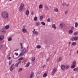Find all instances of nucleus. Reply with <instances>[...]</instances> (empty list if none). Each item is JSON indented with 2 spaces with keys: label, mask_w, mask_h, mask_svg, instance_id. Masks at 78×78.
Masks as SVG:
<instances>
[{
  "label": "nucleus",
  "mask_w": 78,
  "mask_h": 78,
  "mask_svg": "<svg viewBox=\"0 0 78 78\" xmlns=\"http://www.w3.org/2000/svg\"><path fill=\"white\" fill-rule=\"evenodd\" d=\"M64 25V23L63 22H62L61 23H60L59 25V28H62V27H63V26Z\"/></svg>",
  "instance_id": "8"
},
{
  "label": "nucleus",
  "mask_w": 78,
  "mask_h": 78,
  "mask_svg": "<svg viewBox=\"0 0 78 78\" xmlns=\"http://www.w3.org/2000/svg\"><path fill=\"white\" fill-rule=\"evenodd\" d=\"M45 67V65H44L43 66V68H44Z\"/></svg>",
  "instance_id": "52"
},
{
  "label": "nucleus",
  "mask_w": 78,
  "mask_h": 78,
  "mask_svg": "<svg viewBox=\"0 0 78 78\" xmlns=\"http://www.w3.org/2000/svg\"><path fill=\"white\" fill-rule=\"evenodd\" d=\"M76 61H73L72 63L73 65H74V66H76Z\"/></svg>",
  "instance_id": "14"
},
{
  "label": "nucleus",
  "mask_w": 78,
  "mask_h": 78,
  "mask_svg": "<svg viewBox=\"0 0 78 78\" xmlns=\"http://www.w3.org/2000/svg\"><path fill=\"white\" fill-rule=\"evenodd\" d=\"M38 73H39V74L41 73V72H38Z\"/></svg>",
  "instance_id": "56"
},
{
  "label": "nucleus",
  "mask_w": 78,
  "mask_h": 78,
  "mask_svg": "<svg viewBox=\"0 0 78 78\" xmlns=\"http://www.w3.org/2000/svg\"><path fill=\"white\" fill-rule=\"evenodd\" d=\"M77 34H78V32H74L73 35L74 36H76Z\"/></svg>",
  "instance_id": "28"
},
{
  "label": "nucleus",
  "mask_w": 78,
  "mask_h": 78,
  "mask_svg": "<svg viewBox=\"0 0 78 78\" xmlns=\"http://www.w3.org/2000/svg\"><path fill=\"white\" fill-rule=\"evenodd\" d=\"M5 36L3 35L0 36V41H2L4 39Z\"/></svg>",
  "instance_id": "10"
},
{
  "label": "nucleus",
  "mask_w": 78,
  "mask_h": 78,
  "mask_svg": "<svg viewBox=\"0 0 78 78\" xmlns=\"http://www.w3.org/2000/svg\"><path fill=\"white\" fill-rule=\"evenodd\" d=\"M56 71H57V69L55 68H54L52 70L51 75H53L55 74V73H56Z\"/></svg>",
  "instance_id": "6"
},
{
  "label": "nucleus",
  "mask_w": 78,
  "mask_h": 78,
  "mask_svg": "<svg viewBox=\"0 0 78 78\" xmlns=\"http://www.w3.org/2000/svg\"><path fill=\"white\" fill-rule=\"evenodd\" d=\"M18 66H19V64L18 63L15 64V66L16 67H17Z\"/></svg>",
  "instance_id": "39"
},
{
  "label": "nucleus",
  "mask_w": 78,
  "mask_h": 78,
  "mask_svg": "<svg viewBox=\"0 0 78 78\" xmlns=\"http://www.w3.org/2000/svg\"><path fill=\"white\" fill-rule=\"evenodd\" d=\"M52 27L54 28V29H55V30H56V25H55V24H52Z\"/></svg>",
  "instance_id": "16"
},
{
  "label": "nucleus",
  "mask_w": 78,
  "mask_h": 78,
  "mask_svg": "<svg viewBox=\"0 0 78 78\" xmlns=\"http://www.w3.org/2000/svg\"><path fill=\"white\" fill-rule=\"evenodd\" d=\"M70 66L69 65H67L66 66V69H68L69 68Z\"/></svg>",
  "instance_id": "30"
},
{
  "label": "nucleus",
  "mask_w": 78,
  "mask_h": 78,
  "mask_svg": "<svg viewBox=\"0 0 78 78\" xmlns=\"http://www.w3.org/2000/svg\"><path fill=\"white\" fill-rule=\"evenodd\" d=\"M77 54H78V49L77 51Z\"/></svg>",
  "instance_id": "54"
},
{
  "label": "nucleus",
  "mask_w": 78,
  "mask_h": 78,
  "mask_svg": "<svg viewBox=\"0 0 78 78\" xmlns=\"http://www.w3.org/2000/svg\"><path fill=\"white\" fill-rule=\"evenodd\" d=\"M35 57H32L31 59L32 61V62L34 61L35 60Z\"/></svg>",
  "instance_id": "24"
},
{
  "label": "nucleus",
  "mask_w": 78,
  "mask_h": 78,
  "mask_svg": "<svg viewBox=\"0 0 78 78\" xmlns=\"http://www.w3.org/2000/svg\"><path fill=\"white\" fill-rule=\"evenodd\" d=\"M22 68H20L19 69L18 72H20L21 71H22Z\"/></svg>",
  "instance_id": "35"
},
{
  "label": "nucleus",
  "mask_w": 78,
  "mask_h": 78,
  "mask_svg": "<svg viewBox=\"0 0 78 78\" xmlns=\"http://www.w3.org/2000/svg\"><path fill=\"white\" fill-rule=\"evenodd\" d=\"M78 24L77 22H76L75 23V27H78Z\"/></svg>",
  "instance_id": "32"
},
{
  "label": "nucleus",
  "mask_w": 78,
  "mask_h": 78,
  "mask_svg": "<svg viewBox=\"0 0 78 78\" xmlns=\"http://www.w3.org/2000/svg\"><path fill=\"white\" fill-rule=\"evenodd\" d=\"M34 14V13L33 12H31V15H33Z\"/></svg>",
  "instance_id": "49"
},
{
  "label": "nucleus",
  "mask_w": 78,
  "mask_h": 78,
  "mask_svg": "<svg viewBox=\"0 0 78 78\" xmlns=\"http://www.w3.org/2000/svg\"><path fill=\"white\" fill-rule=\"evenodd\" d=\"M12 60H10V61H9V65L10 66V65H11V64H12Z\"/></svg>",
  "instance_id": "34"
},
{
  "label": "nucleus",
  "mask_w": 78,
  "mask_h": 78,
  "mask_svg": "<svg viewBox=\"0 0 78 78\" xmlns=\"http://www.w3.org/2000/svg\"><path fill=\"white\" fill-rule=\"evenodd\" d=\"M56 52L54 53V55L56 54Z\"/></svg>",
  "instance_id": "57"
},
{
  "label": "nucleus",
  "mask_w": 78,
  "mask_h": 78,
  "mask_svg": "<svg viewBox=\"0 0 78 78\" xmlns=\"http://www.w3.org/2000/svg\"><path fill=\"white\" fill-rule=\"evenodd\" d=\"M9 25H7L5 27V28L6 29H8L9 28Z\"/></svg>",
  "instance_id": "31"
},
{
  "label": "nucleus",
  "mask_w": 78,
  "mask_h": 78,
  "mask_svg": "<svg viewBox=\"0 0 78 78\" xmlns=\"http://www.w3.org/2000/svg\"><path fill=\"white\" fill-rule=\"evenodd\" d=\"M65 14H67L68 13V11H65Z\"/></svg>",
  "instance_id": "44"
},
{
  "label": "nucleus",
  "mask_w": 78,
  "mask_h": 78,
  "mask_svg": "<svg viewBox=\"0 0 78 78\" xmlns=\"http://www.w3.org/2000/svg\"><path fill=\"white\" fill-rule=\"evenodd\" d=\"M9 56H10L9 54Z\"/></svg>",
  "instance_id": "63"
},
{
  "label": "nucleus",
  "mask_w": 78,
  "mask_h": 78,
  "mask_svg": "<svg viewBox=\"0 0 78 78\" xmlns=\"http://www.w3.org/2000/svg\"><path fill=\"white\" fill-rule=\"evenodd\" d=\"M54 12H57L58 11V8H55L54 10Z\"/></svg>",
  "instance_id": "17"
},
{
  "label": "nucleus",
  "mask_w": 78,
  "mask_h": 78,
  "mask_svg": "<svg viewBox=\"0 0 78 78\" xmlns=\"http://www.w3.org/2000/svg\"><path fill=\"white\" fill-rule=\"evenodd\" d=\"M14 51H17V50H15Z\"/></svg>",
  "instance_id": "60"
},
{
  "label": "nucleus",
  "mask_w": 78,
  "mask_h": 78,
  "mask_svg": "<svg viewBox=\"0 0 78 78\" xmlns=\"http://www.w3.org/2000/svg\"><path fill=\"white\" fill-rule=\"evenodd\" d=\"M8 41H12V38L11 37H9L8 39Z\"/></svg>",
  "instance_id": "33"
},
{
  "label": "nucleus",
  "mask_w": 78,
  "mask_h": 78,
  "mask_svg": "<svg viewBox=\"0 0 78 78\" xmlns=\"http://www.w3.org/2000/svg\"><path fill=\"white\" fill-rule=\"evenodd\" d=\"M23 7H24V4L23 3H22L20 7L19 11H22L23 9Z\"/></svg>",
  "instance_id": "2"
},
{
  "label": "nucleus",
  "mask_w": 78,
  "mask_h": 78,
  "mask_svg": "<svg viewBox=\"0 0 78 78\" xmlns=\"http://www.w3.org/2000/svg\"><path fill=\"white\" fill-rule=\"evenodd\" d=\"M23 58L21 57V58L18 59V61H21V60H22L23 59Z\"/></svg>",
  "instance_id": "41"
},
{
  "label": "nucleus",
  "mask_w": 78,
  "mask_h": 78,
  "mask_svg": "<svg viewBox=\"0 0 78 78\" xmlns=\"http://www.w3.org/2000/svg\"><path fill=\"white\" fill-rule=\"evenodd\" d=\"M70 43H71V42H69V45H70Z\"/></svg>",
  "instance_id": "53"
},
{
  "label": "nucleus",
  "mask_w": 78,
  "mask_h": 78,
  "mask_svg": "<svg viewBox=\"0 0 78 78\" xmlns=\"http://www.w3.org/2000/svg\"><path fill=\"white\" fill-rule=\"evenodd\" d=\"M41 23L43 25H45V23L43 22H41Z\"/></svg>",
  "instance_id": "36"
},
{
  "label": "nucleus",
  "mask_w": 78,
  "mask_h": 78,
  "mask_svg": "<svg viewBox=\"0 0 78 78\" xmlns=\"http://www.w3.org/2000/svg\"><path fill=\"white\" fill-rule=\"evenodd\" d=\"M34 72H32L30 74V75L29 78H33L34 76H34Z\"/></svg>",
  "instance_id": "9"
},
{
  "label": "nucleus",
  "mask_w": 78,
  "mask_h": 78,
  "mask_svg": "<svg viewBox=\"0 0 78 78\" xmlns=\"http://www.w3.org/2000/svg\"><path fill=\"white\" fill-rule=\"evenodd\" d=\"M20 45H21L20 48L21 49H23V45H22V43H20Z\"/></svg>",
  "instance_id": "26"
},
{
  "label": "nucleus",
  "mask_w": 78,
  "mask_h": 78,
  "mask_svg": "<svg viewBox=\"0 0 78 78\" xmlns=\"http://www.w3.org/2000/svg\"><path fill=\"white\" fill-rule=\"evenodd\" d=\"M49 60H50V58H48L46 60V61H47V62H48V61H49Z\"/></svg>",
  "instance_id": "45"
},
{
  "label": "nucleus",
  "mask_w": 78,
  "mask_h": 78,
  "mask_svg": "<svg viewBox=\"0 0 78 78\" xmlns=\"http://www.w3.org/2000/svg\"><path fill=\"white\" fill-rule=\"evenodd\" d=\"M76 42H73L72 43V45H73L74 46L75 45H76Z\"/></svg>",
  "instance_id": "23"
},
{
  "label": "nucleus",
  "mask_w": 78,
  "mask_h": 78,
  "mask_svg": "<svg viewBox=\"0 0 78 78\" xmlns=\"http://www.w3.org/2000/svg\"><path fill=\"white\" fill-rule=\"evenodd\" d=\"M69 34H72L73 33V31L72 30H69Z\"/></svg>",
  "instance_id": "22"
},
{
  "label": "nucleus",
  "mask_w": 78,
  "mask_h": 78,
  "mask_svg": "<svg viewBox=\"0 0 78 78\" xmlns=\"http://www.w3.org/2000/svg\"><path fill=\"white\" fill-rule=\"evenodd\" d=\"M40 12H41V10H40Z\"/></svg>",
  "instance_id": "59"
},
{
  "label": "nucleus",
  "mask_w": 78,
  "mask_h": 78,
  "mask_svg": "<svg viewBox=\"0 0 78 78\" xmlns=\"http://www.w3.org/2000/svg\"><path fill=\"white\" fill-rule=\"evenodd\" d=\"M32 33L36 36H37V35L38 34V32H37V31H36V30H35V29H34V30L32 31Z\"/></svg>",
  "instance_id": "7"
},
{
  "label": "nucleus",
  "mask_w": 78,
  "mask_h": 78,
  "mask_svg": "<svg viewBox=\"0 0 78 78\" xmlns=\"http://www.w3.org/2000/svg\"><path fill=\"white\" fill-rule=\"evenodd\" d=\"M45 8L46 10H48V9H49V8H48V7H45Z\"/></svg>",
  "instance_id": "42"
},
{
  "label": "nucleus",
  "mask_w": 78,
  "mask_h": 78,
  "mask_svg": "<svg viewBox=\"0 0 78 78\" xmlns=\"http://www.w3.org/2000/svg\"><path fill=\"white\" fill-rule=\"evenodd\" d=\"M4 32V31H2V33H3Z\"/></svg>",
  "instance_id": "61"
},
{
  "label": "nucleus",
  "mask_w": 78,
  "mask_h": 78,
  "mask_svg": "<svg viewBox=\"0 0 78 78\" xmlns=\"http://www.w3.org/2000/svg\"><path fill=\"white\" fill-rule=\"evenodd\" d=\"M61 68L62 70H64V68H65V66L63 65H61Z\"/></svg>",
  "instance_id": "11"
},
{
  "label": "nucleus",
  "mask_w": 78,
  "mask_h": 78,
  "mask_svg": "<svg viewBox=\"0 0 78 78\" xmlns=\"http://www.w3.org/2000/svg\"><path fill=\"white\" fill-rule=\"evenodd\" d=\"M30 62H28L27 63V64L25 66V67H29V66H30Z\"/></svg>",
  "instance_id": "15"
},
{
  "label": "nucleus",
  "mask_w": 78,
  "mask_h": 78,
  "mask_svg": "<svg viewBox=\"0 0 78 78\" xmlns=\"http://www.w3.org/2000/svg\"><path fill=\"white\" fill-rule=\"evenodd\" d=\"M66 6H67V7H69V5L67 4Z\"/></svg>",
  "instance_id": "51"
},
{
  "label": "nucleus",
  "mask_w": 78,
  "mask_h": 78,
  "mask_svg": "<svg viewBox=\"0 0 78 78\" xmlns=\"http://www.w3.org/2000/svg\"><path fill=\"white\" fill-rule=\"evenodd\" d=\"M0 47H2V45H0Z\"/></svg>",
  "instance_id": "62"
},
{
  "label": "nucleus",
  "mask_w": 78,
  "mask_h": 78,
  "mask_svg": "<svg viewBox=\"0 0 78 78\" xmlns=\"http://www.w3.org/2000/svg\"><path fill=\"white\" fill-rule=\"evenodd\" d=\"M14 69V64H12L11 65L10 68V70L11 72H12V71Z\"/></svg>",
  "instance_id": "5"
},
{
  "label": "nucleus",
  "mask_w": 78,
  "mask_h": 78,
  "mask_svg": "<svg viewBox=\"0 0 78 78\" xmlns=\"http://www.w3.org/2000/svg\"><path fill=\"white\" fill-rule=\"evenodd\" d=\"M15 54H16V56H17L18 55V53H17L16 52L15 53Z\"/></svg>",
  "instance_id": "48"
},
{
  "label": "nucleus",
  "mask_w": 78,
  "mask_h": 78,
  "mask_svg": "<svg viewBox=\"0 0 78 78\" xmlns=\"http://www.w3.org/2000/svg\"><path fill=\"white\" fill-rule=\"evenodd\" d=\"M47 75L46 73H44L43 75V77H45L47 76Z\"/></svg>",
  "instance_id": "37"
},
{
  "label": "nucleus",
  "mask_w": 78,
  "mask_h": 78,
  "mask_svg": "<svg viewBox=\"0 0 78 78\" xmlns=\"http://www.w3.org/2000/svg\"><path fill=\"white\" fill-rule=\"evenodd\" d=\"M30 14V12L28 10H27L26 11V14L27 16H28V14Z\"/></svg>",
  "instance_id": "13"
},
{
  "label": "nucleus",
  "mask_w": 78,
  "mask_h": 78,
  "mask_svg": "<svg viewBox=\"0 0 78 78\" xmlns=\"http://www.w3.org/2000/svg\"><path fill=\"white\" fill-rule=\"evenodd\" d=\"M37 48L39 49V48H40L41 47V45H37L36 46Z\"/></svg>",
  "instance_id": "27"
},
{
  "label": "nucleus",
  "mask_w": 78,
  "mask_h": 78,
  "mask_svg": "<svg viewBox=\"0 0 78 78\" xmlns=\"http://www.w3.org/2000/svg\"><path fill=\"white\" fill-rule=\"evenodd\" d=\"M58 59L59 60V61L60 62L62 60V58H61V57H59Z\"/></svg>",
  "instance_id": "38"
},
{
  "label": "nucleus",
  "mask_w": 78,
  "mask_h": 78,
  "mask_svg": "<svg viewBox=\"0 0 78 78\" xmlns=\"http://www.w3.org/2000/svg\"><path fill=\"white\" fill-rule=\"evenodd\" d=\"M9 16L8 13L7 12L4 11L2 12L1 17L3 19H7V18H8Z\"/></svg>",
  "instance_id": "1"
},
{
  "label": "nucleus",
  "mask_w": 78,
  "mask_h": 78,
  "mask_svg": "<svg viewBox=\"0 0 78 78\" xmlns=\"http://www.w3.org/2000/svg\"><path fill=\"white\" fill-rule=\"evenodd\" d=\"M78 37L77 36L73 37V39L74 41H77L78 40Z\"/></svg>",
  "instance_id": "12"
},
{
  "label": "nucleus",
  "mask_w": 78,
  "mask_h": 78,
  "mask_svg": "<svg viewBox=\"0 0 78 78\" xmlns=\"http://www.w3.org/2000/svg\"><path fill=\"white\" fill-rule=\"evenodd\" d=\"M62 5L63 6H65V5H66V3L64 2L62 4Z\"/></svg>",
  "instance_id": "43"
},
{
  "label": "nucleus",
  "mask_w": 78,
  "mask_h": 78,
  "mask_svg": "<svg viewBox=\"0 0 78 78\" xmlns=\"http://www.w3.org/2000/svg\"><path fill=\"white\" fill-rule=\"evenodd\" d=\"M42 6H43L42 5V4L40 5H39V8L40 9H42Z\"/></svg>",
  "instance_id": "21"
},
{
  "label": "nucleus",
  "mask_w": 78,
  "mask_h": 78,
  "mask_svg": "<svg viewBox=\"0 0 78 78\" xmlns=\"http://www.w3.org/2000/svg\"><path fill=\"white\" fill-rule=\"evenodd\" d=\"M43 19V17L42 16H40V20H42Z\"/></svg>",
  "instance_id": "20"
},
{
  "label": "nucleus",
  "mask_w": 78,
  "mask_h": 78,
  "mask_svg": "<svg viewBox=\"0 0 78 78\" xmlns=\"http://www.w3.org/2000/svg\"><path fill=\"white\" fill-rule=\"evenodd\" d=\"M71 40L72 41H73V37H72L71 38Z\"/></svg>",
  "instance_id": "47"
},
{
  "label": "nucleus",
  "mask_w": 78,
  "mask_h": 78,
  "mask_svg": "<svg viewBox=\"0 0 78 78\" xmlns=\"http://www.w3.org/2000/svg\"><path fill=\"white\" fill-rule=\"evenodd\" d=\"M26 51L27 49L25 48L23 49L22 52L20 53V55H22L23 54L24 55V54H25V52H26Z\"/></svg>",
  "instance_id": "4"
},
{
  "label": "nucleus",
  "mask_w": 78,
  "mask_h": 78,
  "mask_svg": "<svg viewBox=\"0 0 78 78\" xmlns=\"http://www.w3.org/2000/svg\"><path fill=\"white\" fill-rule=\"evenodd\" d=\"M75 67V65H73L71 66V69H74Z\"/></svg>",
  "instance_id": "29"
},
{
  "label": "nucleus",
  "mask_w": 78,
  "mask_h": 78,
  "mask_svg": "<svg viewBox=\"0 0 78 78\" xmlns=\"http://www.w3.org/2000/svg\"><path fill=\"white\" fill-rule=\"evenodd\" d=\"M21 62H22V61H20L18 63L19 64H20V63H21Z\"/></svg>",
  "instance_id": "50"
},
{
  "label": "nucleus",
  "mask_w": 78,
  "mask_h": 78,
  "mask_svg": "<svg viewBox=\"0 0 78 78\" xmlns=\"http://www.w3.org/2000/svg\"><path fill=\"white\" fill-rule=\"evenodd\" d=\"M9 0V1H12V0Z\"/></svg>",
  "instance_id": "58"
},
{
  "label": "nucleus",
  "mask_w": 78,
  "mask_h": 78,
  "mask_svg": "<svg viewBox=\"0 0 78 78\" xmlns=\"http://www.w3.org/2000/svg\"><path fill=\"white\" fill-rule=\"evenodd\" d=\"M26 26H23V29H22V31L23 33H25L27 32V30L25 29Z\"/></svg>",
  "instance_id": "3"
},
{
  "label": "nucleus",
  "mask_w": 78,
  "mask_h": 78,
  "mask_svg": "<svg viewBox=\"0 0 78 78\" xmlns=\"http://www.w3.org/2000/svg\"><path fill=\"white\" fill-rule=\"evenodd\" d=\"M72 29H73V27H72Z\"/></svg>",
  "instance_id": "55"
},
{
  "label": "nucleus",
  "mask_w": 78,
  "mask_h": 78,
  "mask_svg": "<svg viewBox=\"0 0 78 78\" xmlns=\"http://www.w3.org/2000/svg\"><path fill=\"white\" fill-rule=\"evenodd\" d=\"M11 59V57H9L8 59H9V60H10V59Z\"/></svg>",
  "instance_id": "46"
},
{
  "label": "nucleus",
  "mask_w": 78,
  "mask_h": 78,
  "mask_svg": "<svg viewBox=\"0 0 78 78\" xmlns=\"http://www.w3.org/2000/svg\"><path fill=\"white\" fill-rule=\"evenodd\" d=\"M47 21L48 22H50L51 21V20L50 19H49V18H48L47 20Z\"/></svg>",
  "instance_id": "40"
},
{
  "label": "nucleus",
  "mask_w": 78,
  "mask_h": 78,
  "mask_svg": "<svg viewBox=\"0 0 78 78\" xmlns=\"http://www.w3.org/2000/svg\"><path fill=\"white\" fill-rule=\"evenodd\" d=\"M35 25H36V26H38V25H39V22H37L36 23Z\"/></svg>",
  "instance_id": "25"
},
{
  "label": "nucleus",
  "mask_w": 78,
  "mask_h": 78,
  "mask_svg": "<svg viewBox=\"0 0 78 78\" xmlns=\"http://www.w3.org/2000/svg\"><path fill=\"white\" fill-rule=\"evenodd\" d=\"M73 71H78V67L75 68L73 69Z\"/></svg>",
  "instance_id": "18"
},
{
  "label": "nucleus",
  "mask_w": 78,
  "mask_h": 78,
  "mask_svg": "<svg viewBox=\"0 0 78 78\" xmlns=\"http://www.w3.org/2000/svg\"><path fill=\"white\" fill-rule=\"evenodd\" d=\"M37 20V17L35 16L34 18V21H36V20Z\"/></svg>",
  "instance_id": "19"
}]
</instances>
